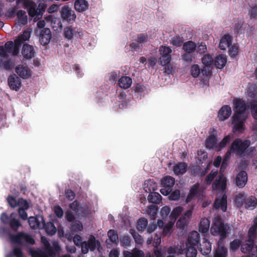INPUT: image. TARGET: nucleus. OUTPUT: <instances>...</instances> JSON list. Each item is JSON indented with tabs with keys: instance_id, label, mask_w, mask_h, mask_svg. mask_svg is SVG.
Segmentation results:
<instances>
[{
	"instance_id": "nucleus-1",
	"label": "nucleus",
	"mask_w": 257,
	"mask_h": 257,
	"mask_svg": "<svg viewBox=\"0 0 257 257\" xmlns=\"http://www.w3.org/2000/svg\"><path fill=\"white\" fill-rule=\"evenodd\" d=\"M250 145V141L248 140L243 141L240 138L235 139L231 143L229 149L227 151L225 158H228L231 153L238 156H242Z\"/></svg>"
},
{
	"instance_id": "nucleus-2",
	"label": "nucleus",
	"mask_w": 257,
	"mask_h": 257,
	"mask_svg": "<svg viewBox=\"0 0 257 257\" xmlns=\"http://www.w3.org/2000/svg\"><path fill=\"white\" fill-rule=\"evenodd\" d=\"M229 226L227 224H224L221 217L219 216L214 218L212 226L210 228L211 234L213 235H218L220 239L218 243L223 241L227 236V230Z\"/></svg>"
},
{
	"instance_id": "nucleus-3",
	"label": "nucleus",
	"mask_w": 257,
	"mask_h": 257,
	"mask_svg": "<svg viewBox=\"0 0 257 257\" xmlns=\"http://www.w3.org/2000/svg\"><path fill=\"white\" fill-rule=\"evenodd\" d=\"M36 3L31 0H25L23 3V8L27 10L29 16L32 18L36 17L39 19L42 18L46 7L43 5L41 6V8L36 9Z\"/></svg>"
},
{
	"instance_id": "nucleus-4",
	"label": "nucleus",
	"mask_w": 257,
	"mask_h": 257,
	"mask_svg": "<svg viewBox=\"0 0 257 257\" xmlns=\"http://www.w3.org/2000/svg\"><path fill=\"white\" fill-rule=\"evenodd\" d=\"M11 239L13 242L22 245H34L35 243V239L30 234L23 231L12 235L11 236Z\"/></svg>"
},
{
	"instance_id": "nucleus-5",
	"label": "nucleus",
	"mask_w": 257,
	"mask_h": 257,
	"mask_svg": "<svg viewBox=\"0 0 257 257\" xmlns=\"http://www.w3.org/2000/svg\"><path fill=\"white\" fill-rule=\"evenodd\" d=\"M241 251L243 253L247 254L248 257H257V245L254 244V240L248 239L242 243Z\"/></svg>"
},
{
	"instance_id": "nucleus-6",
	"label": "nucleus",
	"mask_w": 257,
	"mask_h": 257,
	"mask_svg": "<svg viewBox=\"0 0 257 257\" xmlns=\"http://www.w3.org/2000/svg\"><path fill=\"white\" fill-rule=\"evenodd\" d=\"M161 55L159 58L160 64L166 66L169 64L171 60V53L172 52L170 47L165 46H161L159 50Z\"/></svg>"
},
{
	"instance_id": "nucleus-7",
	"label": "nucleus",
	"mask_w": 257,
	"mask_h": 257,
	"mask_svg": "<svg viewBox=\"0 0 257 257\" xmlns=\"http://www.w3.org/2000/svg\"><path fill=\"white\" fill-rule=\"evenodd\" d=\"M81 243V251L83 254L88 253L89 250L94 251L96 247V244H100L98 240H96L94 235H90L87 241H84Z\"/></svg>"
},
{
	"instance_id": "nucleus-8",
	"label": "nucleus",
	"mask_w": 257,
	"mask_h": 257,
	"mask_svg": "<svg viewBox=\"0 0 257 257\" xmlns=\"http://www.w3.org/2000/svg\"><path fill=\"white\" fill-rule=\"evenodd\" d=\"M61 17L64 21L68 23H73L76 19V16L74 11L68 6H63L60 11Z\"/></svg>"
},
{
	"instance_id": "nucleus-9",
	"label": "nucleus",
	"mask_w": 257,
	"mask_h": 257,
	"mask_svg": "<svg viewBox=\"0 0 257 257\" xmlns=\"http://www.w3.org/2000/svg\"><path fill=\"white\" fill-rule=\"evenodd\" d=\"M233 109L234 113L232 116L234 118H238V117H243V114L246 109V106L244 101L238 99L233 102Z\"/></svg>"
},
{
	"instance_id": "nucleus-10",
	"label": "nucleus",
	"mask_w": 257,
	"mask_h": 257,
	"mask_svg": "<svg viewBox=\"0 0 257 257\" xmlns=\"http://www.w3.org/2000/svg\"><path fill=\"white\" fill-rule=\"evenodd\" d=\"M31 34L30 32L25 31L23 34H21L17 37L14 43L15 45L14 49L15 54H18L20 48L21 47L22 44L25 41L28 40Z\"/></svg>"
},
{
	"instance_id": "nucleus-11",
	"label": "nucleus",
	"mask_w": 257,
	"mask_h": 257,
	"mask_svg": "<svg viewBox=\"0 0 257 257\" xmlns=\"http://www.w3.org/2000/svg\"><path fill=\"white\" fill-rule=\"evenodd\" d=\"M17 74L22 78L27 79L32 76V70L27 65H19L15 68Z\"/></svg>"
},
{
	"instance_id": "nucleus-12",
	"label": "nucleus",
	"mask_w": 257,
	"mask_h": 257,
	"mask_svg": "<svg viewBox=\"0 0 257 257\" xmlns=\"http://www.w3.org/2000/svg\"><path fill=\"white\" fill-rule=\"evenodd\" d=\"M8 83L10 88L14 90H19L22 86L21 79L16 74L10 75L8 78Z\"/></svg>"
},
{
	"instance_id": "nucleus-13",
	"label": "nucleus",
	"mask_w": 257,
	"mask_h": 257,
	"mask_svg": "<svg viewBox=\"0 0 257 257\" xmlns=\"http://www.w3.org/2000/svg\"><path fill=\"white\" fill-rule=\"evenodd\" d=\"M232 123L233 124V132L235 133L242 134L245 131V125L243 117H238V118L231 117Z\"/></svg>"
},
{
	"instance_id": "nucleus-14",
	"label": "nucleus",
	"mask_w": 257,
	"mask_h": 257,
	"mask_svg": "<svg viewBox=\"0 0 257 257\" xmlns=\"http://www.w3.org/2000/svg\"><path fill=\"white\" fill-rule=\"evenodd\" d=\"M226 187V179L223 174L219 175L218 177L212 184L213 190H224Z\"/></svg>"
},
{
	"instance_id": "nucleus-15",
	"label": "nucleus",
	"mask_w": 257,
	"mask_h": 257,
	"mask_svg": "<svg viewBox=\"0 0 257 257\" xmlns=\"http://www.w3.org/2000/svg\"><path fill=\"white\" fill-rule=\"evenodd\" d=\"M44 219L43 216L41 215L31 216L28 219V222L32 229H40L42 228Z\"/></svg>"
},
{
	"instance_id": "nucleus-16",
	"label": "nucleus",
	"mask_w": 257,
	"mask_h": 257,
	"mask_svg": "<svg viewBox=\"0 0 257 257\" xmlns=\"http://www.w3.org/2000/svg\"><path fill=\"white\" fill-rule=\"evenodd\" d=\"M199 241V233L196 231H192L188 235L187 241L186 242V246L190 245L196 247V246H198Z\"/></svg>"
},
{
	"instance_id": "nucleus-17",
	"label": "nucleus",
	"mask_w": 257,
	"mask_h": 257,
	"mask_svg": "<svg viewBox=\"0 0 257 257\" xmlns=\"http://www.w3.org/2000/svg\"><path fill=\"white\" fill-rule=\"evenodd\" d=\"M248 180L247 173L244 171H240L235 178V184L239 188H243Z\"/></svg>"
},
{
	"instance_id": "nucleus-18",
	"label": "nucleus",
	"mask_w": 257,
	"mask_h": 257,
	"mask_svg": "<svg viewBox=\"0 0 257 257\" xmlns=\"http://www.w3.org/2000/svg\"><path fill=\"white\" fill-rule=\"evenodd\" d=\"M51 32L49 28H44L41 31L39 41L41 45L45 46L47 45L51 38Z\"/></svg>"
},
{
	"instance_id": "nucleus-19",
	"label": "nucleus",
	"mask_w": 257,
	"mask_h": 257,
	"mask_svg": "<svg viewBox=\"0 0 257 257\" xmlns=\"http://www.w3.org/2000/svg\"><path fill=\"white\" fill-rule=\"evenodd\" d=\"M215 209L220 208L223 212L227 210V196L223 194L221 198H216L213 204Z\"/></svg>"
},
{
	"instance_id": "nucleus-20",
	"label": "nucleus",
	"mask_w": 257,
	"mask_h": 257,
	"mask_svg": "<svg viewBox=\"0 0 257 257\" xmlns=\"http://www.w3.org/2000/svg\"><path fill=\"white\" fill-rule=\"evenodd\" d=\"M231 114V108L228 105H223L218 111V118L220 121L227 119Z\"/></svg>"
},
{
	"instance_id": "nucleus-21",
	"label": "nucleus",
	"mask_w": 257,
	"mask_h": 257,
	"mask_svg": "<svg viewBox=\"0 0 257 257\" xmlns=\"http://www.w3.org/2000/svg\"><path fill=\"white\" fill-rule=\"evenodd\" d=\"M211 243L205 237L203 238V240L201 243L199 244V246H198V248L199 251L203 255H208L211 251Z\"/></svg>"
},
{
	"instance_id": "nucleus-22",
	"label": "nucleus",
	"mask_w": 257,
	"mask_h": 257,
	"mask_svg": "<svg viewBox=\"0 0 257 257\" xmlns=\"http://www.w3.org/2000/svg\"><path fill=\"white\" fill-rule=\"evenodd\" d=\"M22 54L25 59H31L34 56L35 51L34 48L29 44H24L22 48Z\"/></svg>"
},
{
	"instance_id": "nucleus-23",
	"label": "nucleus",
	"mask_w": 257,
	"mask_h": 257,
	"mask_svg": "<svg viewBox=\"0 0 257 257\" xmlns=\"http://www.w3.org/2000/svg\"><path fill=\"white\" fill-rule=\"evenodd\" d=\"M89 4L86 0H76L74 8L78 12H83L88 9Z\"/></svg>"
},
{
	"instance_id": "nucleus-24",
	"label": "nucleus",
	"mask_w": 257,
	"mask_h": 257,
	"mask_svg": "<svg viewBox=\"0 0 257 257\" xmlns=\"http://www.w3.org/2000/svg\"><path fill=\"white\" fill-rule=\"evenodd\" d=\"M124 257H144V251L137 248H134L131 251L124 250L123 252Z\"/></svg>"
},
{
	"instance_id": "nucleus-25",
	"label": "nucleus",
	"mask_w": 257,
	"mask_h": 257,
	"mask_svg": "<svg viewBox=\"0 0 257 257\" xmlns=\"http://www.w3.org/2000/svg\"><path fill=\"white\" fill-rule=\"evenodd\" d=\"M231 37L229 35H224L220 40L219 47L222 50H226L227 47H229L231 45Z\"/></svg>"
},
{
	"instance_id": "nucleus-26",
	"label": "nucleus",
	"mask_w": 257,
	"mask_h": 257,
	"mask_svg": "<svg viewBox=\"0 0 257 257\" xmlns=\"http://www.w3.org/2000/svg\"><path fill=\"white\" fill-rule=\"evenodd\" d=\"M187 165L185 163H179L173 167V171L177 175H183L187 171Z\"/></svg>"
},
{
	"instance_id": "nucleus-27",
	"label": "nucleus",
	"mask_w": 257,
	"mask_h": 257,
	"mask_svg": "<svg viewBox=\"0 0 257 257\" xmlns=\"http://www.w3.org/2000/svg\"><path fill=\"white\" fill-rule=\"evenodd\" d=\"M257 205V199L253 196H250L246 198L244 207L246 209L253 210Z\"/></svg>"
},
{
	"instance_id": "nucleus-28",
	"label": "nucleus",
	"mask_w": 257,
	"mask_h": 257,
	"mask_svg": "<svg viewBox=\"0 0 257 257\" xmlns=\"http://www.w3.org/2000/svg\"><path fill=\"white\" fill-rule=\"evenodd\" d=\"M246 198V195L244 192H241L237 194L234 199V202L236 206L238 208L242 207L243 205L245 204Z\"/></svg>"
},
{
	"instance_id": "nucleus-29",
	"label": "nucleus",
	"mask_w": 257,
	"mask_h": 257,
	"mask_svg": "<svg viewBox=\"0 0 257 257\" xmlns=\"http://www.w3.org/2000/svg\"><path fill=\"white\" fill-rule=\"evenodd\" d=\"M132 83L131 78L128 76H122L118 80V84L120 87L127 89L129 88Z\"/></svg>"
},
{
	"instance_id": "nucleus-30",
	"label": "nucleus",
	"mask_w": 257,
	"mask_h": 257,
	"mask_svg": "<svg viewBox=\"0 0 257 257\" xmlns=\"http://www.w3.org/2000/svg\"><path fill=\"white\" fill-rule=\"evenodd\" d=\"M210 227V220L207 218L201 219L199 225V230L202 233L208 232Z\"/></svg>"
},
{
	"instance_id": "nucleus-31",
	"label": "nucleus",
	"mask_w": 257,
	"mask_h": 257,
	"mask_svg": "<svg viewBox=\"0 0 257 257\" xmlns=\"http://www.w3.org/2000/svg\"><path fill=\"white\" fill-rule=\"evenodd\" d=\"M226 63V58L223 55L216 56L214 60V65L216 68L221 69L224 67Z\"/></svg>"
},
{
	"instance_id": "nucleus-32",
	"label": "nucleus",
	"mask_w": 257,
	"mask_h": 257,
	"mask_svg": "<svg viewBox=\"0 0 257 257\" xmlns=\"http://www.w3.org/2000/svg\"><path fill=\"white\" fill-rule=\"evenodd\" d=\"M44 227L47 232V233L51 235H53L55 234L56 232V228L53 223L49 222L47 223H45V221L44 220V223H43L42 228Z\"/></svg>"
},
{
	"instance_id": "nucleus-33",
	"label": "nucleus",
	"mask_w": 257,
	"mask_h": 257,
	"mask_svg": "<svg viewBox=\"0 0 257 257\" xmlns=\"http://www.w3.org/2000/svg\"><path fill=\"white\" fill-rule=\"evenodd\" d=\"M148 200L150 202L159 204L162 201V196L158 192H151L148 196Z\"/></svg>"
},
{
	"instance_id": "nucleus-34",
	"label": "nucleus",
	"mask_w": 257,
	"mask_h": 257,
	"mask_svg": "<svg viewBox=\"0 0 257 257\" xmlns=\"http://www.w3.org/2000/svg\"><path fill=\"white\" fill-rule=\"evenodd\" d=\"M51 26L54 31L60 32L63 28L60 19L57 18H53L51 21Z\"/></svg>"
},
{
	"instance_id": "nucleus-35",
	"label": "nucleus",
	"mask_w": 257,
	"mask_h": 257,
	"mask_svg": "<svg viewBox=\"0 0 257 257\" xmlns=\"http://www.w3.org/2000/svg\"><path fill=\"white\" fill-rule=\"evenodd\" d=\"M161 184L163 187L172 189V187L175 184V180L173 177L170 176H166L162 180Z\"/></svg>"
},
{
	"instance_id": "nucleus-36",
	"label": "nucleus",
	"mask_w": 257,
	"mask_h": 257,
	"mask_svg": "<svg viewBox=\"0 0 257 257\" xmlns=\"http://www.w3.org/2000/svg\"><path fill=\"white\" fill-rule=\"evenodd\" d=\"M186 257H196L197 250L196 247L188 245L186 246V248L183 250Z\"/></svg>"
},
{
	"instance_id": "nucleus-37",
	"label": "nucleus",
	"mask_w": 257,
	"mask_h": 257,
	"mask_svg": "<svg viewBox=\"0 0 257 257\" xmlns=\"http://www.w3.org/2000/svg\"><path fill=\"white\" fill-rule=\"evenodd\" d=\"M196 48V45L194 42L192 41H189L183 45V49L186 53H191L193 52Z\"/></svg>"
},
{
	"instance_id": "nucleus-38",
	"label": "nucleus",
	"mask_w": 257,
	"mask_h": 257,
	"mask_svg": "<svg viewBox=\"0 0 257 257\" xmlns=\"http://www.w3.org/2000/svg\"><path fill=\"white\" fill-rule=\"evenodd\" d=\"M109 241L117 245L118 243V237L116 231L110 229L107 232Z\"/></svg>"
},
{
	"instance_id": "nucleus-39",
	"label": "nucleus",
	"mask_w": 257,
	"mask_h": 257,
	"mask_svg": "<svg viewBox=\"0 0 257 257\" xmlns=\"http://www.w3.org/2000/svg\"><path fill=\"white\" fill-rule=\"evenodd\" d=\"M217 139L214 135H210L206 138L205 141L206 147L208 149L213 148L216 144Z\"/></svg>"
},
{
	"instance_id": "nucleus-40",
	"label": "nucleus",
	"mask_w": 257,
	"mask_h": 257,
	"mask_svg": "<svg viewBox=\"0 0 257 257\" xmlns=\"http://www.w3.org/2000/svg\"><path fill=\"white\" fill-rule=\"evenodd\" d=\"M247 95L248 97L256 100L257 99V86L253 85L247 88Z\"/></svg>"
},
{
	"instance_id": "nucleus-41",
	"label": "nucleus",
	"mask_w": 257,
	"mask_h": 257,
	"mask_svg": "<svg viewBox=\"0 0 257 257\" xmlns=\"http://www.w3.org/2000/svg\"><path fill=\"white\" fill-rule=\"evenodd\" d=\"M17 16L19 21L21 24L25 25L27 23L28 18L25 11L23 10L19 11L17 13Z\"/></svg>"
},
{
	"instance_id": "nucleus-42",
	"label": "nucleus",
	"mask_w": 257,
	"mask_h": 257,
	"mask_svg": "<svg viewBox=\"0 0 257 257\" xmlns=\"http://www.w3.org/2000/svg\"><path fill=\"white\" fill-rule=\"evenodd\" d=\"M15 45L13 41H8L5 43L4 47L6 49V51L9 55L10 54H12L13 56H17L18 54H15L14 49Z\"/></svg>"
},
{
	"instance_id": "nucleus-43",
	"label": "nucleus",
	"mask_w": 257,
	"mask_h": 257,
	"mask_svg": "<svg viewBox=\"0 0 257 257\" xmlns=\"http://www.w3.org/2000/svg\"><path fill=\"white\" fill-rule=\"evenodd\" d=\"M227 249L224 246L218 247L215 250L214 257H227Z\"/></svg>"
},
{
	"instance_id": "nucleus-44",
	"label": "nucleus",
	"mask_w": 257,
	"mask_h": 257,
	"mask_svg": "<svg viewBox=\"0 0 257 257\" xmlns=\"http://www.w3.org/2000/svg\"><path fill=\"white\" fill-rule=\"evenodd\" d=\"M148 225V220L147 219L142 218L138 221L137 229L140 232H143Z\"/></svg>"
},
{
	"instance_id": "nucleus-45",
	"label": "nucleus",
	"mask_w": 257,
	"mask_h": 257,
	"mask_svg": "<svg viewBox=\"0 0 257 257\" xmlns=\"http://www.w3.org/2000/svg\"><path fill=\"white\" fill-rule=\"evenodd\" d=\"M247 236L248 239L254 240L257 237V227L252 225L248 229Z\"/></svg>"
},
{
	"instance_id": "nucleus-46",
	"label": "nucleus",
	"mask_w": 257,
	"mask_h": 257,
	"mask_svg": "<svg viewBox=\"0 0 257 257\" xmlns=\"http://www.w3.org/2000/svg\"><path fill=\"white\" fill-rule=\"evenodd\" d=\"M202 62L205 66L211 67L213 63V59L210 55H205L202 58Z\"/></svg>"
},
{
	"instance_id": "nucleus-47",
	"label": "nucleus",
	"mask_w": 257,
	"mask_h": 257,
	"mask_svg": "<svg viewBox=\"0 0 257 257\" xmlns=\"http://www.w3.org/2000/svg\"><path fill=\"white\" fill-rule=\"evenodd\" d=\"M251 114L253 118L257 120V100H252L249 102Z\"/></svg>"
},
{
	"instance_id": "nucleus-48",
	"label": "nucleus",
	"mask_w": 257,
	"mask_h": 257,
	"mask_svg": "<svg viewBox=\"0 0 257 257\" xmlns=\"http://www.w3.org/2000/svg\"><path fill=\"white\" fill-rule=\"evenodd\" d=\"M130 233L133 236L136 243L138 244H142L143 242V238L141 235L138 233L135 230L131 229Z\"/></svg>"
},
{
	"instance_id": "nucleus-49",
	"label": "nucleus",
	"mask_w": 257,
	"mask_h": 257,
	"mask_svg": "<svg viewBox=\"0 0 257 257\" xmlns=\"http://www.w3.org/2000/svg\"><path fill=\"white\" fill-rule=\"evenodd\" d=\"M158 211V208L155 205H151L148 208V213L151 216L152 219H155Z\"/></svg>"
},
{
	"instance_id": "nucleus-50",
	"label": "nucleus",
	"mask_w": 257,
	"mask_h": 257,
	"mask_svg": "<svg viewBox=\"0 0 257 257\" xmlns=\"http://www.w3.org/2000/svg\"><path fill=\"white\" fill-rule=\"evenodd\" d=\"M7 200L9 205L12 208H14L18 206L19 199L17 200L15 197L12 195H9L7 197Z\"/></svg>"
},
{
	"instance_id": "nucleus-51",
	"label": "nucleus",
	"mask_w": 257,
	"mask_h": 257,
	"mask_svg": "<svg viewBox=\"0 0 257 257\" xmlns=\"http://www.w3.org/2000/svg\"><path fill=\"white\" fill-rule=\"evenodd\" d=\"M241 241L238 239H234L230 243V249L232 251H235L241 245Z\"/></svg>"
},
{
	"instance_id": "nucleus-52",
	"label": "nucleus",
	"mask_w": 257,
	"mask_h": 257,
	"mask_svg": "<svg viewBox=\"0 0 257 257\" xmlns=\"http://www.w3.org/2000/svg\"><path fill=\"white\" fill-rule=\"evenodd\" d=\"M201 74L203 79L208 78L211 74V67L204 66L201 69Z\"/></svg>"
},
{
	"instance_id": "nucleus-53",
	"label": "nucleus",
	"mask_w": 257,
	"mask_h": 257,
	"mask_svg": "<svg viewBox=\"0 0 257 257\" xmlns=\"http://www.w3.org/2000/svg\"><path fill=\"white\" fill-rule=\"evenodd\" d=\"M10 226L13 230L17 231L19 227L21 226V224L19 220L12 218L10 221Z\"/></svg>"
},
{
	"instance_id": "nucleus-54",
	"label": "nucleus",
	"mask_w": 257,
	"mask_h": 257,
	"mask_svg": "<svg viewBox=\"0 0 257 257\" xmlns=\"http://www.w3.org/2000/svg\"><path fill=\"white\" fill-rule=\"evenodd\" d=\"M78 211V212L76 214L82 216H86L89 213L90 211L88 207L85 205H80Z\"/></svg>"
},
{
	"instance_id": "nucleus-55",
	"label": "nucleus",
	"mask_w": 257,
	"mask_h": 257,
	"mask_svg": "<svg viewBox=\"0 0 257 257\" xmlns=\"http://www.w3.org/2000/svg\"><path fill=\"white\" fill-rule=\"evenodd\" d=\"M230 136L229 135H227L225 136L222 141L219 143L218 146L217 147H219L218 150H220L221 149L224 148L227 144H228L230 141Z\"/></svg>"
},
{
	"instance_id": "nucleus-56",
	"label": "nucleus",
	"mask_w": 257,
	"mask_h": 257,
	"mask_svg": "<svg viewBox=\"0 0 257 257\" xmlns=\"http://www.w3.org/2000/svg\"><path fill=\"white\" fill-rule=\"evenodd\" d=\"M182 208L180 206L176 207L175 208L170 214V217L171 219H176L181 213Z\"/></svg>"
},
{
	"instance_id": "nucleus-57",
	"label": "nucleus",
	"mask_w": 257,
	"mask_h": 257,
	"mask_svg": "<svg viewBox=\"0 0 257 257\" xmlns=\"http://www.w3.org/2000/svg\"><path fill=\"white\" fill-rule=\"evenodd\" d=\"M191 74L194 78H197L201 73L200 68L197 65H193L191 68Z\"/></svg>"
},
{
	"instance_id": "nucleus-58",
	"label": "nucleus",
	"mask_w": 257,
	"mask_h": 257,
	"mask_svg": "<svg viewBox=\"0 0 257 257\" xmlns=\"http://www.w3.org/2000/svg\"><path fill=\"white\" fill-rule=\"evenodd\" d=\"M121 245L123 247H126L130 245L131 238L128 235H124L120 238Z\"/></svg>"
},
{
	"instance_id": "nucleus-59",
	"label": "nucleus",
	"mask_w": 257,
	"mask_h": 257,
	"mask_svg": "<svg viewBox=\"0 0 257 257\" xmlns=\"http://www.w3.org/2000/svg\"><path fill=\"white\" fill-rule=\"evenodd\" d=\"M218 171L217 170H212L211 172L207 176L206 178V182L207 184H210L215 177L217 175Z\"/></svg>"
},
{
	"instance_id": "nucleus-60",
	"label": "nucleus",
	"mask_w": 257,
	"mask_h": 257,
	"mask_svg": "<svg viewBox=\"0 0 257 257\" xmlns=\"http://www.w3.org/2000/svg\"><path fill=\"white\" fill-rule=\"evenodd\" d=\"M171 43L174 46L179 47L182 45L183 41L179 36H176L172 38Z\"/></svg>"
},
{
	"instance_id": "nucleus-61",
	"label": "nucleus",
	"mask_w": 257,
	"mask_h": 257,
	"mask_svg": "<svg viewBox=\"0 0 257 257\" xmlns=\"http://www.w3.org/2000/svg\"><path fill=\"white\" fill-rule=\"evenodd\" d=\"M248 15L250 19H257V6L250 7L248 11Z\"/></svg>"
},
{
	"instance_id": "nucleus-62",
	"label": "nucleus",
	"mask_w": 257,
	"mask_h": 257,
	"mask_svg": "<svg viewBox=\"0 0 257 257\" xmlns=\"http://www.w3.org/2000/svg\"><path fill=\"white\" fill-rule=\"evenodd\" d=\"M148 40V36L147 33H141L138 35L137 43L142 44L147 42Z\"/></svg>"
},
{
	"instance_id": "nucleus-63",
	"label": "nucleus",
	"mask_w": 257,
	"mask_h": 257,
	"mask_svg": "<svg viewBox=\"0 0 257 257\" xmlns=\"http://www.w3.org/2000/svg\"><path fill=\"white\" fill-rule=\"evenodd\" d=\"M196 50L197 53L200 54L205 53L207 51V47L205 43L201 42L197 47H196Z\"/></svg>"
},
{
	"instance_id": "nucleus-64",
	"label": "nucleus",
	"mask_w": 257,
	"mask_h": 257,
	"mask_svg": "<svg viewBox=\"0 0 257 257\" xmlns=\"http://www.w3.org/2000/svg\"><path fill=\"white\" fill-rule=\"evenodd\" d=\"M64 37L68 39H71L73 36V30L72 28L68 27L65 28L64 32Z\"/></svg>"
}]
</instances>
